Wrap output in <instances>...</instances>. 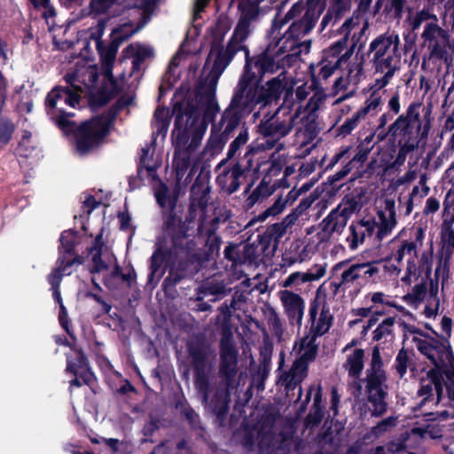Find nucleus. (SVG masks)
<instances>
[{"instance_id": "obj_1", "label": "nucleus", "mask_w": 454, "mask_h": 454, "mask_svg": "<svg viewBox=\"0 0 454 454\" xmlns=\"http://www.w3.org/2000/svg\"><path fill=\"white\" fill-rule=\"evenodd\" d=\"M64 80L66 86H56L47 94L46 114L64 132H74L76 150L83 155L108 133L112 119L109 115H99L78 126L69 119L74 114L65 111L66 106L75 107L82 95L95 86L98 70L94 66L83 61L77 63L73 71L65 74Z\"/></svg>"}, {"instance_id": "obj_2", "label": "nucleus", "mask_w": 454, "mask_h": 454, "mask_svg": "<svg viewBox=\"0 0 454 454\" xmlns=\"http://www.w3.org/2000/svg\"><path fill=\"white\" fill-rule=\"evenodd\" d=\"M325 9L324 0H300L279 21L274 22L270 35L273 40L267 48L255 57V67L262 75L274 74L284 67L285 59L296 58L300 47L299 40L315 27Z\"/></svg>"}, {"instance_id": "obj_3", "label": "nucleus", "mask_w": 454, "mask_h": 454, "mask_svg": "<svg viewBox=\"0 0 454 454\" xmlns=\"http://www.w3.org/2000/svg\"><path fill=\"white\" fill-rule=\"evenodd\" d=\"M365 352L356 348L346 356L342 364L347 372V385L354 397L364 396L372 417H381L388 408V376L380 347L374 346L364 371Z\"/></svg>"}, {"instance_id": "obj_4", "label": "nucleus", "mask_w": 454, "mask_h": 454, "mask_svg": "<svg viewBox=\"0 0 454 454\" xmlns=\"http://www.w3.org/2000/svg\"><path fill=\"white\" fill-rule=\"evenodd\" d=\"M176 109L177 115L172 131L176 145L173 166L178 183L190 168L184 181V185H187L200 168L197 149L207 130V124L201 119L200 111L192 104L184 102Z\"/></svg>"}, {"instance_id": "obj_5", "label": "nucleus", "mask_w": 454, "mask_h": 454, "mask_svg": "<svg viewBox=\"0 0 454 454\" xmlns=\"http://www.w3.org/2000/svg\"><path fill=\"white\" fill-rule=\"evenodd\" d=\"M264 75L261 76L255 67V59H247L226 108L245 118L256 106L262 109L278 103L289 82L287 72L283 69L277 76L259 85Z\"/></svg>"}, {"instance_id": "obj_6", "label": "nucleus", "mask_w": 454, "mask_h": 454, "mask_svg": "<svg viewBox=\"0 0 454 454\" xmlns=\"http://www.w3.org/2000/svg\"><path fill=\"white\" fill-rule=\"evenodd\" d=\"M259 12L255 5H249L242 10L239 20L226 46L223 44L224 35L229 30L228 21L219 20L213 35L210 51L206 64H212L208 74L209 83L215 85L224 70L231 64L239 51H244L246 62L249 59V50L245 44L252 32V24L256 20Z\"/></svg>"}, {"instance_id": "obj_7", "label": "nucleus", "mask_w": 454, "mask_h": 454, "mask_svg": "<svg viewBox=\"0 0 454 454\" xmlns=\"http://www.w3.org/2000/svg\"><path fill=\"white\" fill-rule=\"evenodd\" d=\"M294 85L293 82L286 84L282 104L273 113L268 112L261 119L257 128L259 134L264 139V143L252 144L248 146L244 155L248 167H252V156L261 148L272 149L277 147L278 151L282 149L284 145L280 143L281 139L287 137L294 129L295 121L301 114V106L295 110L293 109L294 105L293 100Z\"/></svg>"}, {"instance_id": "obj_8", "label": "nucleus", "mask_w": 454, "mask_h": 454, "mask_svg": "<svg viewBox=\"0 0 454 454\" xmlns=\"http://www.w3.org/2000/svg\"><path fill=\"white\" fill-rule=\"evenodd\" d=\"M220 364L218 369V382L212 398L207 404L216 415L218 419H223L229 411L231 393L239 384L237 380L239 351L230 328L224 327L219 343Z\"/></svg>"}, {"instance_id": "obj_9", "label": "nucleus", "mask_w": 454, "mask_h": 454, "mask_svg": "<svg viewBox=\"0 0 454 454\" xmlns=\"http://www.w3.org/2000/svg\"><path fill=\"white\" fill-rule=\"evenodd\" d=\"M187 353L194 374V386L202 403L209 402L210 375L215 351L204 337L197 336L187 342Z\"/></svg>"}, {"instance_id": "obj_10", "label": "nucleus", "mask_w": 454, "mask_h": 454, "mask_svg": "<svg viewBox=\"0 0 454 454\" xmlns=\"http://www.w3.org/2000/svg\"><path fill=\"white\" fill-rule=\"evenodd\" d=\"M352 24V20H347L340 27L341 34H343L344 36L324 51V57L317 65V73L312 71V87L325 88V84L327 80L334 74L337 69L340 68L342 65L347 64V62L353 55L356 46L355 43H352L351 47L346 50L344 53H342L343 50L346 48L348 35Z\"/></svg>"}, {"instance_id": "obj_11", "label": "nucleus", "mask_w": 454, "mask_h": 454, "mask_svg": "<svg viewBox=\"0 0 454 454\" xmlns=\"http://www.w3.org/2000/svg\"><path fill=\"white\" fill-rule=\"evenodd\" d=\"M317 339L304 336L300 341L301 356L295 359L288 371H285L279 377V382L285 387L286 395L290 396L295 388H298L297 398L300 401L302 395L301 383L308 376V366L317 352Z\"/></svg>"}, {"instance_id": "obj_12", "label": "nucleus", "mask_w": 454, "mask_h": 454, "mask_svg": "<svg viewBox=\"0 0 454 454\" xmlns=\"http://www.w3.org/2000/svg\"><path fill=\"white\" fill-rule=\"evenodd\" d=\"M421 39L423 40V45L427 50V55L423 59V66L426 60L435 66L448 63L450 51L454 49L448 30L441 27L436 22L426 24L421 34Z\"/></svg>"}, {"instance_id": "obj_13", "label": "nucleus", "mask_w": 454, "mask_h": 454, "mask_svg": "<svg viewBox=\"0 0 454 454\" xmlns=\"http://www.w3.org/2000/svg\"><path fill=\"white\" fill-rule=\"evenodd\" d=\"M415 348L432 364L431 368L443 372L454 364V353L447 338L422 334V338L415 340Z\"/></svg>"}, {"instance_id": "obj_14", "label": "nucleus", "mask_w": 454, "mask_h": 454, "mask_svg": "<svg viewBox=\"0 0 454 454\" xmlns=\"http://www.w3.org/2000/svg\"><path fill=\"white\" fill-rule=\"evenodd\" d=\"M136 31L137 30H129V27L124 25L123 27L113 31V39L110 43L107 45H104L101 43H98V50L101 59L102 72L104 76L109 82V98L116 95L121 90V86L113 76V67L118 49L120 45L134 35Z\"/></svg>"}, {"instance_id": "obj_15", "label": "nucleus", "mask_w": 454, "mask_h": 454, "mask_svg": "<svg viewBox=\"0 0 454 454\" xmlns=\"http://www.w3.org/2000/svg\"><path fill=\"white\" fill-rule=\"evenodd\" d=\"M430 128V121L427 115H422L421 112H419L395 140L399 146L397 153L406 158L409 153L419 146L422 140L427 138Z\"/></svg>"}, {"instance_id": "obj_16", "label": "nucleus", "mask_w": 454, "mask_h": 454, "mask_svg": "<svg viewBox=\"0 0 454 454\" xmlns=\"http://www.w3.org/2000/svg\"><path fill=\"white\" fill-rule=\"evenodd\" d=\"M424 374L419 379V387L417 395L421 398L419 406L427 403L439 404L445 397L443 387V372L438 368L424 370Z\"/></svg>"}, {"instance_id": "obj_17", "label": "nucleus", "mask_w": 454, "mask_h": 454, "mask_svg": "<svg viewBox=\"0 0 454 454\" xmlns=\"http://www.w3.org/2000/svg\"><path fill=\"white\" fill-rule=\"evenodd\" d=\"M425 239V230L422 227H417L413 239L402 241L396 251V261L401 262L405 256H409L404 275L401 278L403 284L411 285L413 279L418 278V257L419 248L422 247Z\"/></svg>"}, {"instance_id": "obj_18", "label": "nucleus", "mask_w": 454, "mask_h": 454, "mask_svg": "<svg viewBox=\"0 0 454 454\" xmlns=\"http://www.w3.org/2000/svg\"><path fill=\"white\" fill-rule=\"evenodd\" d=\"M333 317L329 307L325 302L321 306L318 298H315L309 302L308 325L309 332L305 336L318 337L325 334L333 325Z\"/></svg>"}, {"instance_id": "obj_19", "label": "nucleus", "mask_w": 454, "mask_h": 454, "mask_svg": "<svg viewBox=\"0 0 454 454\" xmlns=\"http://www.w3.org/2000/svg\"><path fill=\"white\" fill-rule=\"evenodd\" d=\"M422 110V104L419 102H411L405 111L399 114L397 118L386 129H379L372 132L377 140L375 142L380 143L387 137L395 141L402 132L406 129L410 122L414 119L419 112Z\"/></svg>"}, {"instance_id": "obj_20", "label": "nucleus", "mask_w": 454, "mask_h": 454, "mask_svg": "<svg viewBox=\"0 0 454 454\" xmlns=\"http://www.w3.org/2000/svg\"><path fill=\"white\" fill-rule=\"evenodd\" d=\"M278 295L289 324L300 329L305 312V300L299 294L287 289L280 290Z\"/></svg>"}, {"instance_id": "obj_21", "label": "nucleus", "mask_w": 454, "mask_h": 454, "mask_svg": "<svg viewBox=\"0 0 454 454\" xmlns=\"http://www.w3.org/2000/svg\"><path fill=\"white\" fill-rule=\"evenodd\" d=\"M375 223V235L379 240L390 235L397 224L395 202L392 199H385L382 206L377 211Z\"/></svg>"}, {"instance_id": "obj_22", "label": "nucleus", "mask_w": 454, "mask_h": 454, "mask_svg": "<svg viewBox=\"0 0 454 454\" xmlns=\"http://www.w3.org/2000/svg\"><path fill=\"white\" fill-rule=\"evenodd\" d=\"M441 272L442 274V278H444L445 275L448 276L449 265L447 260L443 262V264L442 263V262H440L438 266L436 267L434 271L435 279H429L430 286L428 291V296L423 301L424 307L421 311V315L428 319H434L439 314L440 298L438 296V278Z\"/></svg>"}, {"instance_id": "obj_23", "label": "nucleus", "mask_w": 454, "mask_h": 454, "mask_svg": "<svg viewBox=\"0 0 454 454\" xmlns=\"http://www.w3.org/2000/svg\"><path fill=\"white\" fill-rule=\"evenodd\" d=\"M401 59L402 54L400 51L372 61L375 73L382 74L380 78L375 81V86L378 89H383L389 84L395 74L400 71L402 65Z\"/></svg>"}, {"instance_id": "obj_24", "label": "nucleus", "mask_w": 454, "mask_h": 454, "mask_svg": "<svg viewBox=\"0 0 454 454\" xmlns=\"http://www.w3.org/2000/svg\"><path fill=\"white\" fill-rule=\"evenodd\" d=\"M396 52H400V38L394 33L382 34L369 44L368 54L372 55L371 61Z\"/></svg>"}, {"instance_id": "obj_25", "label": "nucleus", "mask_w": 454, "mask_h": 454, "mask_svg": "<svg viewBox=\"0 0 454 454\" xmlns=\"http://www.w3.org/2000/svg\"><path fill=\"white\" fill-rule=\"evenodd\" d=\"M172 257L171 251L157 244V247L150 258V272L148 275V284L153 285L160 281L166 272L167 267Z\"/></svg>"}, {"instance_id": "obj_26", "label": "nucleus", "mask_w": 454, "mask_h": 454, "mask_svg": "<svg viewBox=\"0 0 454 454\" xmlns=\"http://www.w3.org/2000/svg\"><path fill=\"white\" fill-rule=\"evenodd\" d=\"M374 231L375 223L372 218L362 219L356 223H351L348 227V235L346 238L348 248L352 251L356 250Z\"/></svg>"}, {"instance_id": "obj_27", "label": "nucleus", "mask_w": 454, "mask_h": 454, "mask_svg": "<svg viewBox=\"0 0 454 454\" xmlns=\"http://www.w3.org/2000/svg\"><path fill=\"white\" fill-rule=\"evenodd\" d=\"M315 391L314 398H313V405L309 411L306 418V424L309 427H314L318 426L324 417V409L321 405L322 403V387L317 385L315 387L311 385L306 394L305 400L302 402L301 405V411L303 412L307 409V404L309 403L312 393Z\"/></svg>"}, {"instance_id": "obj_28", "label": "nucleus", "mask_w": 454, "mask_h": 454, "mask_svg": "<svg viewBox=\"0 0 454 454\" xmlns=\"http://www.w3.org/2000/svg\"><path fill=\"white\" fill-rule=\"evenodd\" d=\"M103 248L102 234H98L93 242V246L89 249L92 262L90 272L93 274L108 270L112 266V262H115V256Z\"/></svg>"}, {"instance_id": "obj_29", "label": "nucleus", "mask_w": 454, "mask_h": 454, "mask_svg": "<svg viewBox=\"0 0 454 454\" xmlns=\"http://www.w3.org/2000/svg\"><path fill=\"white\" fill-rule=\"evenodd\" d=\"M325 275V267L322 265H314L308 271H295L291 273L285 280H283L281 286L284 288H296L305 283H310L317 281Z\"/></svg>"}, {"instance_id": "obj_30", "label": "nucleus", "mask_w": 454, "mask_h": 454, "mask_svg": "<svg viewBox=\"0 0 454 454\" xmlns=\"http://www.w3.org/2000/svg\"><path fill=\"white\" fill-rule=\"evenodd\" d=\"M184 102L192 104L200 111L195 102L189 99H184L180 102L176 103L172 111H170V109L167 107H158L153 114V133H155L157 136L165 137L170 125V120L172 115H177V111L176 108L177 107L178 105L183 104Z\"/></svg>"}, {"instance_id": "obj_31", "label": "nucleus", "mask_w": 454, "mask_h": 454, "mask_svg": "<svg viewBox=\"0 0 454 454\" xmlns=\"http://www.w3.org/2000/svg\"><path fill=\"white\" fill-rule=\"evenodd\" d=\"M411 432H404L384 446H378L373 454H417L411 446Z\"/></svg>"}, {"instance_id": "obj_32", "label": "nucleus", "mask_w": 454, "mask_h": 454, "mask_svg": "<svg viewBox=\"0 0 454 454\" xmlns=\"http://www.w3.org/2000/svg\"><path fill=\"white\" fill-rule=\"evenodd\" d=\"M243 118L225 108L219 121L213 123L212 127L229 140L240 125Z\"/></svg>"}, {"instance_id": "obj_33", "label": "nucleus", "mask_w": 454, "mask_h": 454, "mask_svg": "<svg viewBox=\"0 0 454 454\" xmlns=\"http://www.w3.org/2000/svg\"><path fill=\"white\" fill-rule=\"evenodd\" d=\"M348 221V219L335 207L323 219L320 228L327 237H331L334 233L340 234L346 227Z\"/></svg>"}, {"instance_id": "obj_34", "label": "nucleus", "mask_w": 454, "mask_h": 454, "mask_svg": "<svg viewBox=\"0 0 454 454\" xmlns=\"http://www.w3.org/2000/svg\"><path fill=\"white\" fill-rule=\"evenodd\" d=\"M209 186L205 179L200 176V173L196 177L195 183L191 188L192 204L191 207L197 205L204 210L208 204Z\"/></svg>"}, {"instance_id": "obj_35", "label": "nucleus", "mask_w": 454, "mask_h": 454, "mask_svg": "<svg viewBox=\"0 0 454 454\" xmlns=\"http://www.w3.org/2000/svg\"><path fill=\"white\" fill-rule=\"evenodd\" d=\"M165 235L171 239L174 246L181 245L182 239L185 237V231L181 220L175 215H168L163 223Z\"/></svg>"}, {"instance_id": "obj_36", "label": "nucleus", "mask_w": 454, "mask_h": 454, "mask_svg": "<svg viewBox=\"0 0 454 454\" xmlns=\"http://www.w3.org/2000/svg\"><path fill=\"white\" fill-rule=\"evenodd\" d=\"M428 291L427 281L422 280L420 283L416 284L411 290L403 297V300L410 307L419 309L428 296Z\"/></svg>"}, {"instance_id": "obj_37", "label": "nucleus", "mask_w": 454, "mask_h": 454, "mask_svg": "<svg viewBox=\"0 0 454 454\" xmlns=\"http://www.w3.org/2000/svg\"><path fill=\"white\" fill-rule=\"evenodd\" d=\"M413 356L414 354L404 348L397 353L393 366L400 379L406 375L408 370L413 371L415 369Z\"/></svg>"}, {"instance_id": "obj_38", "label": "nucleus", "mask_w": 454, "mask_h": 454, "mask_svg": "<svg viewBox=\"0 0 454 454\" xmlns=\"http://www.w3.org/2000/svg\"><path fill=\"white\" fill-rule=\"evenodd\" d=\"M243 170L239 164H235L232 168L223 172L220 177L225 182L224 188L229 194H231L239 190L240 187V177L242 176Z\"/></svg>"}, {"instance_id": "obj_39", "label": "nucleus", "mask_w": 454, "mask_h": 454, "mask_svg": "<svg viewBox=\"0 0 454 454\" xmlns=\"http://www.w3.org/2000/svg\"><path fill=\"white\" fill-rule=\"evenodd\" d=\"M248 141V129L242 127L238 136L231 143L226 153V158L223 159L217 166V168L223 166L228 160L233 159L241 146L245 145Z\"/></svg>"}, {"instance_id": "obj_40", "label": "nucleus", "mask_w": 454, "mask_h": 454, "mask_svg": "<svg viewBox=\"0 0 454 454\" xmlns=\"http://www.w3.org/2000/svg\"><path fill=\"white\" fill-rule=\"evenodd\" d=\"M383 106V99L381 96L377 92H372L369 98L365 100L364 106H362L357 112L358 115H361L364 119L369 116L376 115Z\"/></svg>"}, {"instance_id": "obj_41", "label": "nucleus", "mask_w": 454, "mask_h": 454, "mask_svg": "<svg viewBox=\"0 0 454 454\" xmlns=\"http://www.w3.org/2000/svg\"><path fill=\"white\" fill-rule=\"evenodd\" d=\"M265 249V246L262 245L261 242L256 244L255 242L246 244L241 250V262L242 264H253L255 263Z\"/></svg>"}, {"instance_id": "obj_42", "label": "nucleus", "mask_w": 454, "mask_h": 454, "mask_svg": "<svg viewBox=\"0 0 454 454\" xmlns=\"http://www.w3.org/2000/svg\"><path fill=\"white\" fill-rule=\"evenodd\" d=\"M377 142L374 140V133H370L364 139L361 140L356 147V153L353 156L352 161L363 164L367 159L369 153L376 145Z\"/></svg>"}, {"instance_id": "obj_43", "label": "nucleus", "mask_w": 454, "mask_h": 454, "mask_svg": "<svg viewBox=\"0 0 454 454\" xmlns=\"http://www.w3.org/2000/svg\"><path fill=\"white\" fill-rule=\"evenodd\" d=\"M358 285H365L373 281L374 276L379 273V268L372 262L355 263Z\"/></svg>"}, {"instance_id": "obj_44", "label": "nucleus", "mask_w": 454, "mask_h": 454, "mask_svg": "<svg viewBox=\"0 0 454 454\" xmlns=\"http://www.w3.org/2000/svg\"><path fill=\"white\" fill-rule=\"evenodd\" d=\"M397 425V417L389 416L381 419L376 426L372 427L365 435L367 439L379 438L391 431Z\"/></svg>"}, {"instance_id": "obj_45", "label": "nucleus", "mask_w": 454, "mask_h": 454, "mask_svg": "<svg viewBox=\"0 0 454 454\" xmlns=\"http://www.w3.org/2000/svg\"><path fill=\"white\" fill-rule=\"evenodd\" d=\"M149 152V148L142 149V154L140 156L139 165L137 168V176L140 180L144 179L145 176L147 177L152 178H154L156 176V166L151 164Z\"/></svg>"}, {"instance_id": "obj_46", "label": "nucleus", "mask_w": 454, "mask_h": 454, "mask_svg": "<svg viewBox=\"0 0 454 454\" xmlns=\"http://www.w3.org/2000/svg\"><path fill=\"white\" fill-rule=\"evenodd\" d=\"M333 270L335 272L342 270L340 272L342 283L346 284L348 288H350L354 284L358 285L355 263L348 264L347 261H342L334 265Z\"/></svg>"}, {"instance_id": "obj_47", "label": "nucleus", "mask_w": 454, "mask_h": 454, "mask_svg": "<svg viewBox=\"0 0 454 454\" xmlns=\"http://www.w3.org/2000/svg\"><path fill=\"white\" fill-rule=\"evenodd\" d=\"M395 323V317L385 318L373 331L372 339L376 341H387L393 338V329Z\"/></svg>"}, {"instance_id": "obj_48", "label": "nucleus", "mask_w": 454, "mask_h": 454, "mask_svg": "<svg viewBox=\"0 0 454 454\" xmlns=\"http://www.w3.org/2000/svg\"><path fill=\"white\" fill-rule=\"evenodd\" d=\"M268 326L272 334L280 340L284 333L282 320L273 307H270L265 312Z\"/></svg>"}, {"instance_id": "obj_49", "label": "nucleus", "mask_w": 454, "mask_h": 454, "mask_svg": "<svg viewBox=\"0 0 454 454\" xmlns=\"http://www.w3.org/2000/svg\"><path fill=\"white\" fill-rule=\"evenodd\" d=\"M59 255L74 256V249L77 244V236L74 231L67 230L60 236Z\"/></svg>"}, {"instance_id": "obj_50", "label": "nucleus", "mask_w": 454, "mask_h": 454, "mask_svg": "<svg viewBox=\"0 0 454 454\" xmlns=\"http://www.w3.org/2000/svg\"><path fill=\"white\" fill-rule=\"evenodd\" d=\"M286 200H284V197L280 196L270 207L264 210L262 213L259 214L255 217H254L248 223V225H253L256 222H264L269 216H275L279 215L284 211L286 207Z\"/></svg>"}, {"instance_id": "obj_51", "label": "nucleus", "mask_w": 454, "mask_h": 454, "mask_svg": "<svg viewBox=\"0 0 454 454\" xmlns=\"http://www.w3.org/2000/svg\"><path fill=\"white\" fill-rule=\"evenodd\" d=\"M228 141L229 140L224 136L211 126L210 137L207 140L206 150L209 152L211 155L218 154L222 152Z\"/></svg>"}, {"instance_id": "obj_52", "label": "nucleus", "mask_w": 454, "mask_h": 454, "mask_svg": "<svg viewBox=\"0 0 454 454\" xmlns=\"http://www.w3.org/2000/svg\"><path fill=\"white\" fill-rule=\"evenodd\" d=\"M347 63L348 68L347 79L348 82L357 83L364 70V56L356 54L352 61L349 59Z\"/></svg>"}, {"instance_id": "obj_53", "label": "nucleus", "mask_w": 454, "mask_h": 454, "mask_svg": "<svg viewBox=\"0 0 454 454\" xmlns=\"http://www.w3.org/2000/svg\"><path fill=\"white\" fill-rule=\"evenodd\" d=\"M83 262L82 258L79 255L66 256L64 254L59 255L57 261V268L59 270L63 276L71 275L73 272V267L74 265H81Z\"/></svg>"}, {"instance_id": "obj_54", "label": "nucleus", "mask_w": 454, "mask_h": 454, "mask_svg": "<svg viewBox=\"0 0 454 454\" xmlns=\"http://www.w3.org/2000/svg\"><path fill=\"white\" fill-rule=\"evenodd\" d=\"M218 223V217H214L211 221L207 222L206 215H201L199 219V225L197 229L198 236L200 238L207 239L215 235Z\"/></svg>"}, {"instance_id": "obj_55", "label": "nucleus", "mask_w": 454, "mask_h": 454, "mask_svg": "<svg viewBox=\"0 0 454 454\" xmlns=\"http://www.w3.org/2000/svg\"><path fill=\"white\" fill-rule=\"evenodd\" d=\"M312 90L314 91L313 95L309 98L308 103L306 104L305 109L310 114H313L317 112L322 105L324 104L326 94L325 92V88L322 87H312Z\"/></svg>"}, {"instance_id": "obj_56", "label": "nucleus", "mask_w": 454, "mask_h": 454, "mask_svg": "<svg viewBox=\"0 0 454 454\" xmlns=\"http://www.w3.org/2000/svg\"><path fill=\"white\" fill-rule=\"evenodd\" d=\"M411 432L413 436H419V438L429 436L432 439H437L442 437L441 428L433 424L415 427L411 430Z\"/></svg>"}, {"instance_id": "obj_57", "label": "nucleus", "mask_w": 454, "mask_h": 454, "mask_svg": "<svg viewBox=\"0 0 454 454\" xmlns=\"http://www.w3.org/2000/svg\"><path fill=\"white\" fill-rule=\"evenodd\" d=\"M129 49L131 50L134 59L132 60L133 68L137 69L139 66L149 57L153 55V50L145 45H131Z\"/></svg>"}, {"instance_id": "obj_58", "label": "nucleus", "mask_w": 454, "mask_h": 454, "mask_svg": "<svg viewBox=\"0 0 454 454\" xmlns=\"http://www.w3.org/2000/svg\"><path fill=\"white\" fill-rule=\"evenodd\" d=\"M436 22L438 24V18L435 14L431 13L429 10L423 9L420 12H417L414 18L411 22V27L413 31L419 29L420 26L425 23H434Z\"/></svg>"}, {"instance_id": "obj_59", "label": "nucleus", "mask_w": 454, "mask_h": 454, "mask_svg": "<svg viewBox=\"0 0 454 454\" xmlns=\"http://www.w3.org/2000/svg\"><path fill=\"white\" fill-rule=\"evenodd\" d=\"M340 212L348 219L351 217V215L358 212L362 205L360 203V200L355 197L352 198H346L343 200V201L336 207Z\"/></svg>"}, {"instance_id": "obj_60", "label": "nucleus", "mask_w": 454, "mask_h": 454, "mask_svg": "<svg viewBox=\"0 0 454 454\" xmlns=\"http://www.w3.org/2000/svg\"><path fill=\"white\" fill-rule=\"evenodd\" d=\"M15 130L14 123L8 118H0V146L6 145Z\"/></svg>"}, {"instance_id": "obj_61", "label": "nucleus", "mask_w": 454, "mask_h": 454, "mask_svg": "<svg viewBox=\"0 0 454 454\" xmlns=\"http://www.w3.org/2000/svg\"><path fill=\"white\" fill-rule=\"evenodd\" d=\"M387 295L382 292H376L370 295V300L372 303L373 314L382 315L385 312V306H390L391 303L387 300Z\"/></svg>"}, {"instance_id": "obj_62", "label": "nucleus", "mask_w": 454, "mask_h": 454, "mask_svg": "<svg viewBox=\"0 0 454 454\" xmlns=\"http://www.w3.org/2000/svg\"><path fill=\"white\" fill-rule=\"evenodd\" d=\"M364 118L361 115H358V112L356 111L352 114L351 117L347 118L344 122L338 128L337 132L339 136L346 137L358 126L361 120Z\"/></svg>"}, {"instance_id": "obj_63", "label": "nucleus", "mask_w": 454, "mask_h": 454, "mask_svg": "<svg viewBox=\"0 0 454 454\" xmlns=\"http://www.w3.org/2000/svg\"><path fill=\"white\" fill-rule=\"evenodd\" d=\"M67 372H72L75 376H78L86 385L90 384L95 379V376L90 371V367L78 371L74 368V364L71 363L69 358H67Z\"/></svg>"}, {"instance_id": "obj_64", "label": "nucleus", "mask_w": 454, "mask_h": 454, "mask_svg": "<svg viewBox=\"0 0 454 454\" xmlns=\"http://www.w3.org/2000/svg\"><path fill=\"white\" fill-rule=\"evenodd\" d=\"M433 263V251L432 247L429 250H425L421 253L419 261L417 262L418 270H425L427 277L429 278L431 275V269Z\"/></svg>"}]
</instances>
